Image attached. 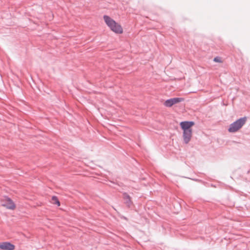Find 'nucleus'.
Segmentation results:
<instances>
[{
    "label": "nucleus",
    "instance_id": "1",
    "mask_svg": "<svg viewBox=\"0 0 250 250\" xmlns=\"http://www.w3.org/2000/svg\"><path fill=\"white\" fill-rule=\"evenodd\" d=\"M103 18L106 25L112 31L117 34L123 33V29L121 26L109 16L104 15Z\"/></svg>",
    "mask_w": 250,
    "mask_h": 250
},
{
    "label": "nucleus",
    "instance_id": "2",
    "mask_svg": "<svg viewBox=\"0 0 250 250\" xmlns=\"http://www.w3.org/2000/svg\"><path fill=\"white\" fill-rule=\"evenodd\" d=\"M246 117H244L237 120L236 121L230 125L228 131L229 132L232 133L236 132L243 126V125L246 123Z\"/></svg>",
    "mask_w": 250,
    "mask_h": 250
},
{
    "label": "nucleus",
    "instance_id": "3",
    "mask_svg": "<svg viewBox=\"0 0 250 250\" xmlns=\"http://www.w3.org/2000/svg\"><path fill=\"white\" fill-rule=\"evenodd\" d=\"M1 206L7 209H14L16 208L15 203L9 197L6 196L1 202Z\"/></svg>",
    "mask_w": 250,
    "mask_h": 250
},
{
    "label": "nucleus",
    "instance_id": "4",
    "mask_svg": "<svg viewBox=\"0 0 250 250\" xmlns=\"http://www.w3.org/2000/svg\"><path fill=\"white\" fill-rule=\"evenodd\" d=\"M182 98H174L167 100L165 103L164 105L167 107H171L173 104L181 102L184 101Z\"/></svg>",
    "mask_w": 250,
    "mask_h": 250
},
{
    "label": "nucleus",
    "instance_id": "5",
    "mask_svg": "<svg viewBox=\"0 0 250 250\" xmlns=\"http://www.w3.org/2000/svg\"><path fill=\"white\" fill-rule=\"evenodd\" d=\"M181 128L185 130H192L191 127L194 125L193 121H184L181 122L180 124Z\"/></svg>",
    "mask_w": 250,
    "mask_h": 250
},
{
    "label": "nucleus",
    "instance_id": "6",
    "mask_svg": "<svg viewBox=\"0 0 250 250\" xmlns=\"http://www.w3.org/2000/svg\"><path fill=\"white\" fill-rule=\"evenodd\" d=\"M0 249L3 250H13L15 246L8 242H4L0 243Z\"/></svg>",
    "mask_w": 250,
    "mask_h": 250
},
{
    "label": "nucleus",
    "instance_id": "7",
    "mask_svg": "<svg viewBox=\"0 0 250 250\" xmlns=\"http://www.w3.org/2000/svg\"><path fill=\"white\" fill-rule=\"evenodd\" d=\"M192 135V130L183 131V139L185 144H187L190 141Z\"/></svg>",
    "mask_w": 250,
    "mask_h": 250
},
{
    "label": "nucleus",
    "instance_id": "8",
    "mask_svg": "<svg viewBox=\"0 0 250 250\" xmlns=\"http://www.w3.org/2000/svg\"><path fill=\"white\" fill-rule=\"evenodd\" d=\"M123 199L125 200V204L126 206L127 207L130 208L133 203L131 200L130 196L126 192H124L123 193Z\"/></svg>",
    "mask_w": 250,
    "mask_h": 250
},
{
    "label": "nucleus",
    "instance_id": "9",
    "mask_svg": "<svg viewBox=\"0 0 250 250\" xmlns=\"http://www.w3.org/2000/svg\"><path fill=\"white\" fill-rule=\"evenodd\" d=\"M52 200L53 202V204L57 205L58 206H60V203L59 201L58 198L55 196H53L52 197Z\"/></svg>",
    "mask_w": 250,
    "mask_h": 250
},
{
    "label": "nucleus",
    "instance_id": "10",
    "mask_svg": "<svg viewBox=\"0 0 250 250\" xmlns=\"http://www.w3.org/2000/svg\"><path fill=\"white\" fill-rule=\"evenodd\" d=\"M213 61L215 62H222L220 58L219 57H215L213 59Z\"/></svg>",
    "mask_w": 250,
    "mask_h": 250
}]
</instances>
